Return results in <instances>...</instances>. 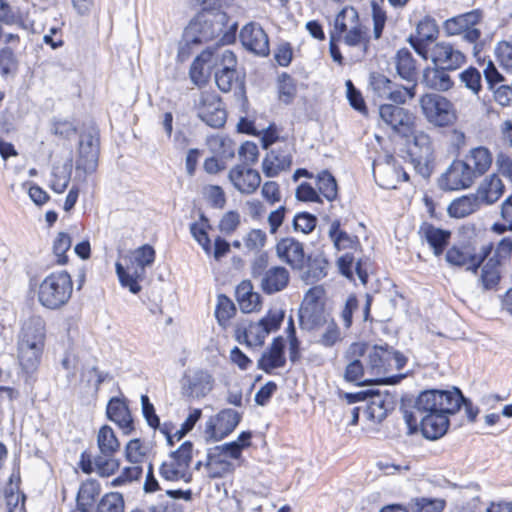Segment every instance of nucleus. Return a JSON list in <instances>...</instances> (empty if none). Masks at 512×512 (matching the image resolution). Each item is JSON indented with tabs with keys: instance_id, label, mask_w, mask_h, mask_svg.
<instances>
[{
	"instance_id": "31",
	"label": "nucleus",
	"mask_w": 512,
	"mask_h": 512,
	"mask_svg": "<svg viewBox=\"0 0 512 512\" xmlns=\"http://www.w3.org/2000/svg\"><path fill=\"white\" fill-rule=\"evenodd\" d=\"M99 159V146L89 135L86 140H81L78 147L76 159V170H81L85 175L92 174L97 170Z\"/></svg>"
},
{
	"instance_id": "21",
	"label": "nucleus",
	"mask_w": 512,
	"mask_h": 512,
	"mask_svg": "<svg viewBox=\"0 0 512 512\" xmlns=\"http://www.w3.org/2000/svg\"><path fill=\"white\" fill-rule=\"evenodd\" d=\"M475 175L462 160H454L439 179L444 191H459L470 188L476 181Z\"/></svg>"
},
{
	"instance_id": "53",
	"label": "nucleus",
	"mask_w": 512,
	"mask_h": 512,
	"mask_svg": "<svg viewBox=\"0 0 512 512\" xmlns=\"http://www.w3.org/2000/svg\"><path fill=\"white\" fill-rule=\"evenodd\" d=\"M317 223V217L306 211L297 212L292 221L293 230L304 235L311 234L315 230Z\"/></svg>"
},
{
	"instance_id": "42",
	"label": "nucleus",
	"mask_w": 512,
	"mask_h": 512,
	"mask_svg": "<svg viewBox=\"0 0 512 512\" xmlns=\"http://www.w3.org/2000/svg\"><path fill=\"white\" fill-rule=\"evenodd\" d=\"M151 448L142 438L130 439L124 446V458L129 464H143L148 460Z\"/></svg>"
},
{
	"instance_id": "49",
	"label": "nucleus",
	"mask_w": 512,
	"mask_h": 512,
	"mask_svg": "<svg viewBox=\"0 0 512 512\" xmlns=\"http://www.w3.org/2000/svg\"><path fill=\"white\" fill-rule=\"evenodd\" d=\"M237 313L234 302L225 294L217 296V303L215 307V317L219 326L226 329L230 325V321Z\"/></svg>"
},
{
	"instance_id": "20",
	"label": "nucleus",
	"mask_w": 512,
	"mask_h": 512,
	"mask_svg": "<svg viewBox=\"0 0 512 512\" xmlns=\"http://www.w3.org/2000/svg\"><path fill=\"white\" fill-rule=\"evenodd\" d=\"M428 60H431L434 66L455 71L466 63L467 57L453 43L439 41L434 43L431 49H429Z\"/></svg>"
},
{
	"instance_id": "35",
	"label": "nucleus",
	"mask_w": 512,
	"mask_h": 512,
	"mask_svg": "<svg viewBox=\"0 0 512 512\" xmlns=\"http://www.w3.org/2000/svg\"><path fill=\"white\" fill-rule=\"evenodd\" d=\"M467 164L476 179L486 174L492 166L493 155L489 148L478 146L470 149L462 160Z\"/></svg>"
},
{
	"instance_id": "58",
	"label": "nucleus",
	"mask_w": 512,
	"mask_h": 512,
	"mask_svg": "<svg viewBox=\"0 0 512 512\" xmlns=\"http://www.w3.org/2000/svg\"><path fill=\"white\" fill-rule=\"evenodd\" d=\"M213 49L212 67H219V70H237V57L235 53L229 49L219 51L217 48Z\"/></svg>"
},
{
	"instance_id": "57",
	"label": "nucleus",
	"mask_w": 512,
	"mask_h": 512,
	"mask_svg": "<svg viewBox=\"0 0 512 512\" xmlns=\"http://www.w3.org/2000/svg\"><path fill=\"white\" fill-rule=\"evenodd\" d=\"M459 79L473 94L478 95L482 91L481 73L474 66H469L459 74Z\"/></svg>"
},
{
	"instance_id": "36",
	"label": "nucleus",
	"mask_w": 512,
	"mask_h": 512,
	"mask_svg": "<svg viewBox=\"0 0 512 512\" xmlns=\"http://www.w3.org/2000/svg\"><path fill=\"white\" fill-rule=\"evenodd\" d=\"M102 487L97 479L89 478L84 480L78 489L76 496L77 511L72 512H90L91 508L97 503Z\"/></svg>"
},
{
	"instance_id": "5",
	"label": "nucleus",
	"mask_w": 512,
	"mask_h": 512,
	"mask_svg": "<svg viewBox=\"0 0 512 512\" xmlns=\"http://www.w3.org/2000/svg\"><path fill=\"white\" fill-rule=\"evenodd\" d=\"M379 118L382 124L395 136L416 148L431 150L432 138L420 128L418 116L402 105L383 103L379 106Z\"/></svg>"
},
{
	"instance_id": "50",
	"label": "nucleus",
	"mask_w": 512,
	"mask_h": 512,
	"mask_svg": "<svg viewBox=\"0 0 512 512\" xmlns=\"http://www.w3.org/2000/svg\"><path fill=\"white\" fill-rule=\"evenodd\" d=\"M144 468L138 464H130L128 466L119 468L117 475L110 481V486L119 488L131 485L142 479Z\"/></svg>"
},
{
	"instance_id": "47",
	"label": "nucleus",
	"mask_w": 512,
	"mask_h": 512,
	"mask_svg": "<svg viewBox=\"0 0 512 512\" xmlns=\"http://www.w3.org/2000/svg\"><path fill=\"white\" fill-rule=\"evenodd\" d=\"M206 468L210 478H222L227 474L233 473L235 467L233 463L223 456V453L213 451L208 455Z\"/></svg>"
},
{
	"instance_id": "40",
	"label": "nucleus",
	"mask_w": 512,
	"mask_h": 512,
	"mask_svg": "<svg viewBox=\"0 0 512 512\" xmlns=\"http://www.w3.org/2000/svg\"><path fill=\"white\" fill-rule=\"evenodd\" d=\"M330 263L323 255H314L308 253V259L305 264V269L302 278L305 281L317 282L322 280L328 275Z\"/></svg>"
},
{
	"instance_id": "39",
	"label": "nucleus",
	"mask_w": 512,
	"mask_h": 512,
	"mask_svg": "<svg viewBox=\"0 0 512 512\" xmlns=\"http://www.w3.org/2000/svg\"><path fill=\"white\" fill-rule=\"evenodd\" d=\"M483 206L474 193L454 199L448 206V214L452 218L461 219L478 212Z\"/></svg>"
},
{
	"instance_id": "54",
	"label": "nucleus",
	"mask_w": 512,
	"mask_h": 512,
	"mask_svg": "<svg viewBox=\"0 0 512 512\" xmlns=\"http://www.w3.org/2000/svg\"><path fill=\"white\" fill-rule=\"evenodd\" d=\"M72 245L71 237L68 233L59 232L53 241V253L56 257L57 265H65L68 263L67 252Z\"/></svg>"
},
{
	"instance_id": "43",
	"label": "nucleus",
	"mask_w": 512,
	"mask_h": 512,
	"mask_svg": "<svg viewBox=\"0 0 512 512\" xmlns=\"http://www.w3.org/2000/svg\"><path fill=\"white\" fill-rule=\"evenodd\" d=\"M449 70L434 66L433 68H427L424 72V82L430 89L446 92L450 90L454 82L447 73Z\"/></svg>"
},
{
	"instance_id": "13",
	"label": "nucleus",
	"mask_w": 512,
	"mask_h": 512,
	"mask_svg": "<svg viewBox=\"0 0 512 512\" xmlns=\"http://www.w3.org/2000/svg\"><path fill=\"white\" fill-rule=\"evenodd\" d=\"M252 275L260 277V288L266 295H273L285 290L291 280L290 271L282 265L269 266V255L259 254L251 265Z\"/></svg>"
},
{
	"instance_id": "60",
	"label": "nucleus",
	"mask_w": 512,
	"mask_h": 512,
	"mask_svg": "<svg viewBox=\"0 0 512 512\" xmlns=\"http://www.w3.org/2000/svg\"><path fill=\"white\" fill-rule=\"evenodd\" d=\"M238 80L237 70H218L215 73L216 85L224 93L230 92L238 83Z\"/></svg>"
},
{
	"instance_id": "2",
	"label": "nucleus",
	"mask_w": 512,
	"mask_h": 512,
	"mask_svg": "<svg viewBox=\"0 0 512 512\" xmlns=\"http://www.w3.org/2000/svg\"><path fill=\"white\" fill-rule=\"evenodd\" d=\"M465 397L458 388L454 390H427L422 392L415 409L419 413L423 437L437 440L444 436L450 426V416L456 414Z\"/></svg>"
},
{
	"instance_id": "6",
	"label": "nucleus",
	"mask_w": 512,
	"mask_h": 512,
	"mask_svg": "<svg viewBox=\"0 0 512 512\" xmlns=\"http://www.w3.org/2000/svg\"><path fill=\"white\" fill-rule=\"evenodd\" d=\"M73 288L72 276L66 270L52 271L39 283L31 285L38 304L50 311L64 308L72 298Z\"/></svg>"
},
{
	"instance_id": "63",
	"label": "nucleus",
	"mask_w": 512,
	"mask_h": 512,
	"mask_svg": "<svg viewBox=\"0 0 512 512\" xmlns=\"http://www.w3.org/2000/svg\"><path fill=\"white\" fill-rule=\"evenodd\" d=\"M18 68V60L12 47H3L0 49V74L7 76Z\"/></svg>"
},
{
	"instance_id": "12",
	"label": "nucleus",
	"mask_w": 512,
	"mask_h": 512,
	"mask_svg": "<svg viewBox=\"0 0 512 512\" xmlns=\"http://www.w3.org/2000/svg\"><path fill=\"white\" fill-rule=\"evenodd\" d=\"M419 106L427 122L434 127H452L458 120V113L454 103L441 94H422L419 98Z\"/></svg>"
},
{
	"instance_id": "37",
	"label": "nucleus",
	"mask_w": 512,
	"mask_h": 512,
	"mask_svg": "<svg viewBox=\"0 0 512 512\" xmlns=\"http://www.w3.org/2000/svg\"><path fill=\"white\" fill-rule=\"evenodd\" d=\"M213 49L208 47L204 49L192 62L189 69L191 81L201 87L205 85L210 77V68L212 67Z\"/></svg>"
},
{
	"instance_id": "9",
	"label": "nucleus",
	"mask_w": 512,
	"mask_h": 512,
	"mask_svg": "<svg viewBox=\"0 0 512 512\" xmlns=\"http://www.w3.org/2000/svg\"><path fill=\"white\" fill-rule=\"evenodd\" d=\"M334 28L347 47L356 49L361 55H367L371 50V35L359 12L354 7H344L335 18Z\"/></svg>"
},
{
	"instance_id": "27",
	"label": "nucleus",
	"mask_w": 512,
	"mask_h": 512,
	"mask_svg": "<svg viewBox=\"0 0 512 512\" xmlns=\"http://www.w3.org/2000/svg\"><path fill=\"white\" fill-rule=\"evenodd\" d=\"M215 386L213 375L206 369H197L184 376L183 393L193 399L206 397Z\"/></svg>"
},
{
	"instance_id": "33",
	"label": "nucleus",
	"mask_w": 512,
	"mask_h": 512,
	"mask_svg": "<svg viewBox=\"0 0 512 512\" xmlns=\"http://www.w3.org/2000/svg\"><path fill=\"white\" fill-rule=\"evenodd\" d=\"M307 333L315 336V343L324 348H332L343 340L341 328L334 316L327 319L325 323H321L318 327H314V329Z\"/></svg>"
},
{
	"instance_id": "24",
	"label": "nucleus",
	"mask_w": 512,
	"mask_h": 512,
	"mask_svg": "<svg viewBox=\"0 0 512 512\" xmlns=\"http://www.w3.org/2000/svg\"><path fill=\"white\" fill-rule=\"evenodd\" d=\"M285 348L284 337H274L258 359L257 368L269 375L274 374L275 370L284 368L287 364Z\"/></svg>"
},
{
	"instance_id": "52",
	"label": "nucleus",
	"mask_w": 512,
	"mask_h": 512,
	"mask_svg": "<svg viewBox=\"0 0 512 512\" xmlns=\"http://www.w3.org/2000/svg\"><path fill=\"white\" fill-rule=\"evenodd\" d=\"M125 501L119 492L105 493L95 505L94 512H124Z\"/></svg>"
},
{
	"instance_id": "17",
	"label": "nucleus",
	"mask_w": 512,
	"mask_h": 512,
	"mask_svg": "<svg viewBox=\"0 0 512 512\" xmlns=\"http://www.w3.org/2000/svg\"><path fill=\"white\" fill-rule=\"evenodd\" d=\"M197 116L204 123L214 129L224 127L227 120V111L221 97L214 90L202 91L195 104Z\"/></svg>"
},
{
	"instance_id": "14",
	"label": "nucleus",
	"mask_w": 512,
	"mask_h": 512,
	"mask_svg": "<svg viewBox=\"0 0 512 512\" xmlns=\"http://www.w3.org/2000/svg\"><path fill=\"white\" fill-rule=\"evenodd\" d=\"M194 445L191 441L183 442L175 451L169 454L167 460L159 466L160 477L168 482L190 480L189 469L193 459Z\"/></svg>"
},
{
	"instance_id": "16",
	"label": "nucleus",
	"mask_w": 512,
	"mask_h": 512,
	"mask_svg": "<svg viewBox=\"0 0 512 512\" xmlns=\"http://www.w3.org/2000/svg\"><path fill=\"white\" fill-rule=\"evenodd\" d=\"M370 86L374 94L398 105H405L412 101L417 93L416 84L403 86L395 84L390 78L381 73H374L370 77Z\"/></svg>"
},
{
	"instance_id": "41",
	"label": "nucleus",
	"mask_w": 512,
	"mask_h": 512,
	"mask_svg": "<svg viewBox=\"0 0 512 512\" xmlns=\"http://www.w3.org/2000/svg\"><path fill=\"white\" fill-rule=\"evenodd\" d=\"M369 400L365 406L364 414L373 423L382 422L390 410V402L380 393L369 394Z\"/></svg>"
},
{
	"instance_id": "28",
	"label": "nucleus",
	"mask_w": 512,
	"mask_h": 512,
	"mask_svg": "<svg viewBox=\"0 0 512 512\" xmlns=\"http://www.w3.org/2000/svg\"><path fill=\"white\" fill-rule=\"evenodd\" d=\"M292 147V143H287L284 148H275L266 154L262 161V171L266 177H277L290 170L293 162Z\"/></svg>"
},
{
	"instance_id": "38",
	"label": "nucleus",
	"mask_w": 512,
	"mask_h": 512,
	"mask_svg": "<svg viewBox=\"0 0 512 512\" xmlns=\"http://www.w3.org/2000/svg\"><path fill=\"white\" fill-rule=\"evenodd\" d=\"M43 353L44 349L19 342L16 343V357L18 364L27 374L37 371L41 364Z\"/></svg>"
},
{
	"instance_id": "11",
	"label": "nucleus",
	"mask_w": 512,
	"mask_h": 512,
	"mask_svg": "<svg viewBox=\"0 0 512 512\" xmlns=\"http://www.w3.org/2000/svg\"><path fill=\"white\" fill-rule=\"evenodd\" d=\"M328 237L337 251H346L337 259L339 272L347 279L354 280L355 254L361 253L363 250L359 237L344 230L338 219L330 224Z\"/></svg>"
},
{
	"instance_id": "48",
	"label": "nucleus",
	"mask_w": 512,
	"mask_h": 512,
	"mask_svg": "<svg viewBox=\"0 0 512 512\" xmlns=\"http://www.w3.org/2000/svg\"><path fill=\"white\" fill-rule=\"evenodd\" d=\"M316 189L322 199L333 202L338 198V185L335 177L328 171L322 170L315 177Z\"/></svg>"
},
{
	"instance_id": "46",
	"label": "nucleus",
	"mask_w": 512,
	"mask_h": 512,
	"mask_svg": "<svg viewBox=\"0 0 512 512\" xmlns=\"http://www.w3.org/2000/svg\"><path fill=\"white\" fill-rule=\"evenodd\" d=\"M211 224L205 214L201 213L199 219L190 224V232L195 241L202 247L206 254L212 253V241L209 237Z\"/></svg>"
},
{
	"instance_id": "44",
	"label": "nucleus",
	"mask_w": 512,
	"mask_h": 512,
	"mask_svg": "<svg viewBox=\"0 0 512 512\" xmlns=\"http://www.w3.org/2000/svg\"><path fill=\"white\" fill-rule=\"evenodd\" d=\"M394 349L388 345H375L369 353V366L373 371L386 372L392 369Z\"/></svg>"
},
{
	"instance_id": "23",
	"label": "nucleus",
	"mask_w": 512,
	"mask_h": 512,
	"mask_svg": "<svg viewBox=\"0 0 512 512\" xmlns=\"http://www.w3.org/2000/svg\"><path fill=\"white\" fill-rule=\"evenodd\" d=\"M106 417L113 422L123 435L129 436L135 432V421L129 408L128 401L121 397H112L106 406Z\"/></svg>"
},
{
	"instance_id": "4",
	"label": "nucleus",
	"mask_w": 512,
	"mask_h": 512,
	"mask_svg": "<svg viewBox=\"0 0 512 512\" xmlns=\"http://www.w3.org/2000/svg\"><path fill=\"white\" fill-rule=\"evenodd\" d=\"M96 446L99 451L96 456L87 450L80 454L78 468L86 475L96 473L102 479L115 476L121 467V460L117 457L121 450V442L108 424L99 427L96 433Z\"/></svg>"
},
{
	"instance_id": "45",
	"label": "nucleus",
	"mask_w": 512,
	"mask_h": 512,
	"mask_svg": "<svg viewBox=\"0 0 512 512\" xmlns=\"http://www.w3.org/2000/svg\"><path fill=\"white\" fill-rule=\"evenodd\" d=\"M410 180L409 174L400 165H388L377 178L378 184L384 189H396L401 183Z\"/></svg>"
},
{
	"instance_id": "61",
	"label": "nucleus",
	"mask_w": 512,
	"mask_h": 512,
	"mask_svg": "<svg viewBox=\"0 0 512 512\" xmlns=\"http://www.w3.org/2000/svg\"><path fill=\"white\" fill-rule=\"evenodd\" d=\"M279 97L286 103L292 101L297 92L294 79L287 73H282L278 80Z\"/></svg>"
},
{
	"instance_id": "19",
	"label": "nucleus",
	"mask_w": 512,
	"mask_h": 512,
	"mask_svg": "<svg viewBox=\"0 0 512 512\" xmlns=\"http://www.w3.org/2000/svg\"><path fill=\"white\" fill-rule=\"evenodd\" d=\"M241 414L226 408L210 417L205 424V438L208 442H218L230 435L241 421Z\"/></svg>"
},
{
	"instance_id": "29",
	"label": "nucleus",
	"mask_w": 512,
	"mask_h": 512,
	"mask_svg": "<svg viewBox=\"0 0 512 512\" xmlns=\"http://www.w3.org/2000/svg\"><path fill=\"white\" fill-rule=\"evenodd\" d=\"M240 41L247 50L257 55L268 56L270 53L268 34L254 22L243 26L240 31Z\"/></svg>"
},
{
	"instance_id": "64",
	"label": "nucleus",
	"mask_w": 512,
	"mask_h": 512,
	"mask_svg": "<svg viewBox=\"0 0 512 512\" xmlns=\"http://www.w3.org/2000/svg\"><path fill=\"white\" fill-rule=\"evenodd\" d=\"M495 57L504 70L512 71V43L500 41L495 47Z\"/></svg>"
},
{
	"instance_id": "18",
	"label": "nucleus",
	"mask_w": 512,
	"mask_h": 512,
	"mask_svg": "<svg viewBox=\"0 0 512 512\" xmlns=\"http://www.w3.org/2000/svg\"><path fill=\"white\" fill-rule=\"evenodd\" d=\"M278 260L294 272H302L308 259L305 244L293 236L281 237L274 246Z\"/></svg>"
},
{
	"instance_id": "59",
	"label": "nucleus",
	"mask_w": 512,
	"mask_h": 512,
	"mask_svg": "<svg viewBox=\"0 0 512 512\" xmlns=\"http://www.w3.org/2000/svg\"><path fill=\"white\" fill-rule=\"evenodd\" d=\"M204 198L215 209H223L227 203L226 194L219 185H208L204 190Z\"/></svg>"
},
{
	"instance_id": "55",
	"label": "nucleus",
	"mask_w": 512,
	"mask_h": 512,
	"mask_svg": "<svg viewBox=\"0 0 512 512\" xmlns=\"http://www.w3.org/2000/svg\"><path fill=\"white\" fill-rule=\"evenodd\" d=\"M371 17L373 23L371 39L379 40L383 35L388 20L387 12L381 5L373 1L371 4Z\"/></svg>"
},
{
	"instance_id": "32",
	"label": "nucleus",
	"mask_w": 512,
	"mask_h": 512,
	"mask_svg": "<svg viewBox=\"0 0 512 512\" xmlns=\"http://www.w3.org/2000/svg\"><path fill=\"white\" fill-rule=\"evenodd\" d=\"M393 63L396 73L401 79L417 85L419 66L408 48L399 49L393 58Z\"/></svg>"
},
{
	"instance_id": "26",
	"label": "nucleus",
	"mask_w": 512,
	"mask_h": 512,
	"mask_svg": "<svg viewBox=\"0 0 512 512\" xmlns=\"http://www.w3.org/2000/svg\"><path fill=\"white\" fill-rule=\"evenodd\" d=\"M228 179L238 192L245 195L255 193L261 184L260 173L244 164L234 165L229 170Z\"/></svg>"
},
{
	"instance_id": "56",
	"label": "nucleus",
	"mask_w": 512,
	"mask_h": 512,
	"mask_svg": "<svg viewBox=\"0 0 512 512\" xmlns=\"http://www.w3.org/2000/svg\"><path fill=\"white\" fill-rule=\"evenodd\" d=\"M446 502L443 499H432L427 497H417L411 500L410 508L412 512H443Z\"/></svg>"
},
{
	"instance_id": "30",
	"label": "nucleus",
	"mask_w": 512,
	"mask_h": 512,
	"mask_svg": "<svg viewBox=\"0 0 512 512\" xmlns=\"http://www.w3.org/2000/svg\"><path fill=\"white\" fill-rule=\"evenodd\" d=\"M505 191L506 187L501 177L492 173L480 182L474 194L483 207H488L496 204Z\"/></svg>"
},
{
	"instance_id": "3",
	"label": "nucleus",
	"mask_w": 512,
	"mask_h": 512,
	"mask_svg": "<svg viewBox=\"0 0 512 512\" xmlns=\"http://www.w3.org/2000/svg\"><path fill=\"white\" fill-rule=\"evenodd\" d=\"M201 10L193 17L184 31V38L196 44H203L219 38L222 45L231 44L236 39L237 25L228 31L229 16L221 10L217 0H192Z\"/></svg>"
},
{
	"instance_id": "10",
	"label": "nucleus",
	"mask_w": 512,
	"mask_h": 512,
	"mask_svg": "<svg viewBox=\"0 0 512 512\" xmlns=\"http://www.w3.org/2000/svg\"><path fill=\"white\" fill-rule=\"evenodd\" d=\"M327 306V293L322 285L310 287L303 295L298 310L299 326L302 331H311L332 317Z\"/></svg>"
},
{
	"instance_id": "51",
	"label": "nucleus",
	"mask_w": 512,
	"mask_h": 512,
	"mask_svg": "<svg viewBox=\"0 0 512 512\" xmlns=\"http://www.w3.org/2000/svg\"><path fill=\"white\" fill-rule=\"evenodd\" d=\"M71 175L70 164L55 165L51 171L49 188L57 194L64 193L70 184Z\"/></svg>"
},
{
	"instance_id": "34",
	"label": "nucleus",
	"mask_w": 512,
	"mask_h": 512,
	"mask_svg": "<svg viewBox=\"0 0 512 512\" xmlns=\"http://www.w3.org/2000/svg\"><path fill=\"white\" fill-rule=\"evenodd\" d=\"M235 298L243 313H253L261 309L262 298L254 290L250 280H243L236 286Z\"/></svg>"
},
{
	"instance_id": "25",
	"label": "nucleus",
	"mask_w": 512,
	"mask_h": 512,
	"mask_svg": "<svg viewBox=\"0 0 512 512\" xmlns=\"http://www.w3.org/2000/svg\"><path fill=\"white\" fill-rule=\"evenodd\" d=\"M47 329L45 320L39 315L27 318L20 326L17 342L45 349Z\"/></svg>"
},
{
	"instance_id": "1",
	"label": "nucleus",
	"mask_w": 512,
	"mask_h": 512,
	"mask_svg": "<svg viewBox=\"0 0 512 512\" xmlns=\"http://www.w3.org/2000/svg\"><path fill=\"white\" fill-rule=\"evenodd\" d=\"M418 235L435 257L444 254L448 266L474 275L482 291L499 289L505 268L512 258V236H505L496 243L488 240L480 245L476 238L469 237L449 246L452 232L428 221L420 224Z\"/></svg>"
},
{
	"instance_id": "8",
	"label": "nucleus",
	"mask_w": 512,
	"mask_h": 512,
	"mask_svg": "<svg viewBox=\"0 0 512 512\" xmlns=\"http://www.w3.org/2000/svg\"><path fill=\"white\" fill-rule=\"evenodd\" d=\"M285 318L281 309H269L258 321L241 319L236 322L233 329L234 339L247 348H260L272 332H276Z\"/></svg>"
},
{
	"instance_id": "62",
	"label": "nucleus",
	"mask_w": 512,
	"mask_h": 512,
	"mask_svg": "<svg viewBox=\"0 0 512 512\" xmlns=\"http://www.w3.org/2000/svg\"><path fill=\"white\" fill-rule=\"evenodd\" d=\"M240 223V214L235 210H230L224 213V215L221 217L218 224V229L222 234L229 236L238 229Z\"/></svg>"
},
{
	"instance_id": "7",
	"label": "nucleus",
	"mask_w": 512,
	"mask_h": 512,
	"mask_svg": "<svg viewBox=\"0 0 512 512\" xmlns=\"http://www.w3.org/2000/svg\"><path fill=\"white\" fill-rule=\"evenodd\" d=\"M156 251L150 244H144L123 256L124 264L116 262L115 271L120 285L132 294L142 290L141 282L145 279V268L154 263Z\"/></svg>"
},
{
	"instance_id": "22",
	"label": "nucleus",
	"mask_w": 512,
	"mask_h": 512,
	"mask_svg": "<svg viewBox=\"0 0 512 512\" xmlns=\"http://www.w3.org/2000/svg\"><path fill=\"white\" fill-rule=\"evenodd\" d=\"M439 36V27L436 21L426 16L421 19L414 34H411L407 41L414 49V51L425 61L428 60V52L431 49L430 45L436 41Z\"/></svg>"
},
{
	"instance_id": "15",
	"label": "nucleus",
	"mask_w": 512,
	"mask_h": 512,
	"mask_svg": "<svg viewBox=\"0 0 512 512\" xmlns=\"http://www.w3.org/2000/svg\"><path fill=\"white\" fill-rule=\"evenodd\" d=\"M483 20V11L474 9L469 12L457 15L444 22V30L449 36L463 35V39L468 43L478 46L482 32L477 25Z\"/></svg>"
}]
</instances>
